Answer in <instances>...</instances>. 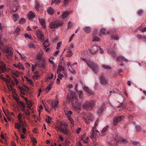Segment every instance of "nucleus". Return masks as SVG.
Returning <instances> with one entry per match:
<instances>
[{
  "mask_svg": "<svg viewBox=\"0 0 146 146\" xmlns=\"http://www.w3.org/2000/svg\"><path fill=\"white\" fill-rule=\"evenodd\" d=\"M71 94L72 96L73 102L72 104L73 109L77 111L80 110L81 109L80 106L82 101L78 100V98L75 96L74 92H71Z\"/></svg>",
  "mask_w": 146,
  "mask_h": 146,
  "instance_id": "1",
  "label": "nucleus"
},
{
  "mask_svg": "<svg viewBox=\"0 0 146 146\" xmlns=\"http://www.w3.org/2000/svg\"><path fill=\"white\" fill-rule=\"evenodd\" d=\"M1 36L0 35V48L5 54H8L11 58L13 54L12 48L9 45H7L5 47L3 45V42L1 41Z\"/></svg>",
  "mask_w": 146,
  "mask_h": 146,
  "instance_id": "2",
  "label": "nucleus"
},
{
  "mask_svg": "<svg viewBox=\"0 0 146 146\" xmlns=\"http://www.w3.org/2000/svg\"><path fill=\"white\" fill-rule=\"evenodd\" d=\"M82 60L86 62L87 64L95 73L96 74L98 70V67L96 64L90 60L86 61V59L82 58Z\"/></svg>",
  "mask_w": 146,
  "mask_h": 146,
  "instance_id": "3",
  "label": "nucleus"
},
{
  "mask_svg": "<svg viewBox=\"0 0 146 146\" xmlns=\"http://www.w3.org/2000/svg\"><path fill=\"white\" fill-rule=\"evenodd\" d=\"M63 24V22L62 21L57 20L51 22L50 23L49 27L51 29H54L62 26Z\"/></svg>",
  "mask_w": 146,
  "mask_h": 146,
  "instance_id": "4",
  "label": "nucleus"
},
{
  "mask_svg": "<svg viewBox=\"0 0 146 146\" xmlns=\"http://www.w3.org/2000/svg\"><path fill=\"white\" fill-rule=\"evenodd\" d=\"M95 104V101L93 100L86 101L83 104V108L86 110H91L94 108Z\"/></svg>",
  "mask_w": 146,
  "mask_h": 146,
  "instance_id": "5",
  "label": "nucleus"
},
{
  "mask_svg": "<svg viewBox=\"0 0 146 146\" xmlns=\"http://www.w3.org/2000/svg\"><path fill=\"white\" fill-rule=\"evenodd\" d=\"M95 127H93L91 130L90 134V137L93 141L95 140L97 136V134L96 133H98L100 134L98 130H95Z\"/></svg>",
  "mask_w": 146,
  "mask_h": 146,
  "instance_id": "6",
  "label": "nucleus"
},
{
  "mask_svg": "<svg viewBox=\"0 0 146 146\" xmlns=\"http://www.w3.org/2000/svg\"><path fill=\"white\" fill-rule=\"evenodd\" d=\"M86 116V117H84V121L87 123L89 124L90 122L93 120V116L92 114L89 113Z\"/></svg>",
  "mask_w": 146,
  "mask_h": 146,
  "instance_id": "7",
  "label": "nucleus"
},
{
  "mask_svg": "<svg viewBox=\"0 0 146 146\" xmlns=\"http://www.w3.org/2000/svg\"><path fill=\"white\" fill-rule=\"evenodd\" d=\"M36 34L37 38L41 42H43L44 40V36L42 33L39 30H37Z\"/></svg>",
  "mask_w": 146,
  "mask_h": 146,
  "instance_id": "8",
  "label": "nucleus"
},
{
  "mask_svg": "<svg viewBox=\"0 0 146 146\" xmlns=\"http://www.w3.org/2000/svg\"><path fill=\"white\" fill-rule=\"evenodd\" d=\"M36 63L37 66L39 68H44L45 67L46 63L44 59H42V60H38Z\"/></svg>",
  "mask_w": 146,
  "mask_h": 146,
  "instance_id": "9",
  "label": "nucleus"
},
{
  "mask_svg": "<svg viewBox=\"0 0 146 146\" xmlns=\"http://www.w3.org/2000/svg\"><path fill=\"white\" fill-rule=\"evenodd\" d=\"M124 117V116H118L113 118V124L115 125H117L118 122H120Z\"/></svg>",
  "mask_w": 146,
  "mask_h": 146,
  "instance_id": "10",
  "label": "nucleus"
},
{
  "mask_svg": "<svg viewBox=\"0 0 146 146\" xmlns=\"http://www.w3.org/2000/svg\"><path fill=\"white\" fill-rule=\"evenodd\" d=\"M100 83L102 85H106L107 84L108 80L104 76H101L100 77Z\"/></svg>",
  "mask_w": 146,
  "mask_h": 146,
  "instance_id": "11",
  "label": "nucleus"
},
{
  "mask_svg": "<svg viewBox=\"0 0 146 146\" xmlns=\"http://www.w3.org/2000/svg\"><path fill=\"white\" fill-rule=\"evenodd\" d=\"M99 49H101V48L100 46H94L90 49L89 50L90 52L92 54H94L96 53L98 50Z\"/></svg>",
  "mask_w": 146,
  "mask_h": 146,
  "instance_id": "12",
  "label": "nucleus"
},
{
  "mask_svg": "<svg viewBox=\"0 0 146 146\" xmlns=\"http://www.w3.org/2000/svg\"><path fill=\"white\" fill-rule=\"evenodd\" d=\"M59 102V101L56 99L54 101H52L50 104L51 108L54 109H56L58 107V104Z\"/></svg>",
  "mask_w": 146,
  "mask_h": 146,
  "instance_id": "13",
  "label": "nucleus"
},
{
  "mask_svg": "<svg viewBox=\"0 0 146 146\" xmlns=\"http://www.w3.org/2000/svg\"><path fill=\"white\" fill-rule=\"evenodd\" d=\"M14 3L12 7V10L14 12H16L18 9L19 5L18 4V1L15 0H13Z\"/></svg>",
  "mask_w": 146,
  "mask_h": 146,
  "instance_id": "14",
  "label": "nucleus"
},
{
  "mask_svg": "<svg viewBox=\"0 0 146 146\" xmlns=\"http://www.w3.org/2000/svg\"><path fill=\"white\" fill-rule=\"evenodd\" d=\"M59 130L61 132L63 133L65 135H67L68 134V130L67 129L66 127H59Z\"/></svg>",
  "mask_w": 146,
  "mask_h": 146,
  "instance_id": "15",
  "label": "nucleus"
},
{
  "mask_svg": "<svg viewBox=\"0 0 146 146\" xmlns=\"http://www.w3.org/2000/svg\"><path fill=\"white\" fill-rule=\"evenodd\" d=\"M83 90L88 93L90 95L92 96L94 95V92L90 90L88 87L84 86L83 87Z\"/></svg>",
  "mask_w": 146,
  "mask_h": 146,
  "instance_id": "16",
  "label": "nucleus"
},
{
  "mask_svg": "<svg viewBox=\"0 0 146 146\" xmlns=\"http://www.w3.org/2000/svg\"><path fill=\"white\" fill-rule=\"evenodd\" d=\"M43 54V51L42 49H40L38 54L37 56L36 59L38 60H41L42 59H44L42 56Z\"/></svg>",
  "mask_w": 146,
  "mask_h": 146,
  "instance_id": "17",
  "label": "nucleus"
},
{
  "mask_svg": "<svg viewBox=\"0 0 146 146\" xmlns=\"http://www.w3.org/2000/svg\"><path fill=\"white\" fill-rule=\"evenodd\" d=\"M11 84L9 85L7 84V88L10 91L12 92L13 93L15 92V90L13 88V86L15 85V84L13 82H11Z\"/></svg>",
  "mask_w": 146,
  "mask_h": 146,
  "instance_id": "18",
  "label": "nucleus"
},
{
  "mask_svg": "<svg viewBox=\"0 0 146 146\" xmlns=\"http://www.w3.org/2000/svg\"><path fill=\"white\" fill-rule=\"evenodd\" d=\"M105 108L104 105H102L100 107L97 111V113L99 115H100L102 113L103 111L104 110Z\"/></svg>",
  "mask_w": 146,
  "mask_h": 146,
  "instance_id": "19",
  "label": "nucleus"
},
{
  "mask_svg": "<svg viewBox=\"0 0 146 146\" xmlns=\"http://www.w3.org/2000/svg\"><path fill=\"white\" fill-rule=\"evenodd\" d=\"M38 19L42 27L44 28H45L46 27L45 20L43 19H40L38 18Z\"/></svg>",
  "mask_w": 146,
  "mask_h": 146,
  "instance_id": "20",
  "label": "nucleus"
},
{
  "mask_svg": "<svg viewBox=\"0 0 146 146\" xmlns=\"http://www.w3.org/2000/svg\"><path fill=\"white\" fill-rule=\"evenodd\" d=\"M17 117L20 122L21 123V124H23L24 118H23V115L22 113H19L17 115Z\"/></svg>",
  "mask_w": 146,
  "mask_h": 146,
  "instance_id": "21",
  "label": "nucleus"
},
{
  "mask_svg": "<svg viewBox=\"0 0 146 146\" xmlns=\"http://www.w3.org/2000/svg\"><path fill=\"white\" fill-rule=\"evenodd\" d=\"M28 16L29 20H32L35 17V16L34 13L31 11L28 13Z\"/></svg>",
  "mask_w": 146,
  "mask_h": 146,
  "instance_id": "22",
  "label": "nucleus"
},
{
  "mask_svg": "<svg viewBox=\"0 0 146 146\" xmlns=\"http://www.w3.org/2000/svg\"><path fill=\"white\" fill-rule=\"evenodd\" d=\"M117 61L121 62H123L124 61L126 62L128 61V60L127 59H126L125 57L122 56L118 57L117 58Z\"/></svg>",
  "mask_w": 146,
  "mask_h": 146,
  "instance_id": "23",
  "label": "nucleus"
},
{
  "mask_svg": "<svg viewBox=\"0 0 146 146\" xmlns=\"http://www.w3.org/2000/svg\"><path fill=\"white\" fill-rule=\"evenodd\" d=\"M71 13L70 11H66L62 13V16L63 18L64 19L68 17V15Z\"/></svg>",
  "mask_w": 146,
  "mask_h": 146,
  "instance_id": "24",
  "label": "nucleus"
},
{
  "mask_svg": "<svg viewBox=\"0 0 146 146\" xmlns=\"http://www.w3.org/2000/svg\"><path fill=\"white\" fill-rule=\"evenodd\" d=\"M5 64L2 61L0 62V69L2 71L6 70Z\"/></svg>",
  "mask_w": 146,
  "mask_h": 146,
  "instance_id": "25",
  "label": "nucleus"
},
{
  "mask_svg": "<svg viewBox=\"0 0 146 146\" xmlns=\"http://www.w3.org/2000/svg\"><path fill=\"white\" fill-rule=\"evenodd\" d=\"M58 68L57 70V73L58 74L61 71H63L64 70V67L61 65H58Z\"/></svg>",
  "mask_w": 146,
  "mask_h": 146,
  "instance_id": "26",
  "label": "nucleus"
},
{
  "mask_svg": "<svg viewBox=\"0 0 146 146\" xmlns=\"http://www.w3.org/2000/svg\"><path fill=\"white\" fill-rule=\"evenodd\" d=\"M47 12L50 15L53 14L54 12V10L51 7H49L47 9Z\"/></svg>",
  "mask_w": 146,
  "mask_h": 146,
  "instance_id": "27",
  "label": "nucleus"
},
{
  "mask_svg": "<svg viewBox=\"0 0 146 146\" xmlns=\"http://www.w3.org/2000/svg\"><path fill=\"white\" fill-rule=\"evenodd\" d=\"M88 139V137L85 134H84L81 138V139L83 140L85 143L87 142V141Z\"/></svg>",
  "mask_w": 146,
  "mask_h": 146,
  "instance_id": "28",
  "label": "nucleus"
},
{
  "mask_svg": "<svg viewBox=\"0 0 146 146\" xmlns=\"http://www.w3.org/2000/svg\"><path fill=\"white\" fill-rule=\"evenodd\" d=\"M18 68L19 70H23L25 69V68L22 64L20 62H19L18 64Z\"/></svg>",
  "mask_w": 146,
  "mask_h": 146,
  "instance_id": "29",
  "label": "nucleus"
},
{
  "mask_svg": "<svg viewBox=\"0 0 146 146\" xmlns=\"http://www.w3.org/2000/svg\"><path fill=\"white\" fill-rule=\"evenodd\" d=\"M34 74L33 76V78L34 79L35 78L37 79L39 77L38 74V72L37 71H36L34 72Z\"/></svg>",
  "mask_w": 146,
  "mask_h": 146,
  "instance_id": "30",
  "label": "nucleus"
},
{
  "mask_svg": "<svg viewBox=\"0 0 146 146\" xmlns=\"http://www.w3.org/2000/svg\"><path fill=\"white\" fill-rule=\"evenodd\" d=\"M12 74L16 76V77H19V75L20 73L18 71L13 70L12 72Z\"/></svg>",
  "mask_w": 146,
  "mask_h": 146,
  "instance_id": "31",
  "label": "nucleus"
},
{
  "mask_svg": "<svg viewBox=\"0 0 146 146\" xmlns=\"http://www.w3.org/2000/svg\"><path fill=\"white\" fill-rule=\"evenodd\" d=\"M84 30L87 33H89L91 31V29L90 27H86L84 28Z\"/></svg>",
  "mask_w": 146,
  "mask_h": 146,
  "instance_id": "32",
  "label": "nucleus"
},
{
  "mask_svg": "<svg viewBox=\"0 0 146 146\" xmlns=\"http://www.w3.org/2000/svg\"><path fill=\"white\" fill-rule=\"evenodd\" d=\"M13 19L15 22L17 21L18 19L19 18V15L17 14H14L13 15Z\"/></svg>",
  "mask_w": 146,
  "mask_h": 146,
  "instance_id": "33",
  "label": "nucleus"
},
{
  "mask_svg": "<svg viewBox=\"0 0 146 146\" xmlns=\"http://www.w3.org/2000/svg\"><path fill=\"white\" fill-rule=\"evenodd\" d=\"M43 45L44 46V47L45 49H46V48L48 47L50 44H49L48 40H46L43 43Z\"/></svg>",
  "mask_w": 146,
  "mask_h": 146,
  "instance_id": "34",
  "label": "nucleus"
},
{
  "mask_svg": "<svg viewBox=\"0 0 146 146\" xmlns=\"http://www.w3.org/2000/svg\"><path fill=\"white\" fill-rule=\"evenodd\" d=\"M67 118L70 121L71 124H72L74 126V121L72 118L70 116H68Z\"/></svg>",
  "mask_w": 146,
  "mask_h": 146,
  "instance_id": "35",
  "label": "nucleus"
},
{
  "mask_svg": "<svg viewBox=\"0 0 146 146\" xmlns=\"http://www.w3.org/2000/svg\"><path fill=\"white\" fill-rule=\"evenodd\" d=\"M23 124H21V123H15V128L16 129H19L21 128V125H22Z\"/></svg>",
  "mask_w": 146,
  "mask_h": 146,
  "instance_id": "36",
  "label": "nucleus"
},
{
  "mask_svg": "<svg viewBox=\"0 0 146 146\" xmlns=\"http://www.w3.org/2000/svg\"><path fill=\"white\" fill-rule=\"evenodd\" d=\"M26 104L27 105V107L29 108V109L31 110V107L32 106V103L31 102L29 101H28L27 102H25Z\"/></svg>",
  "mask_w": 146,
  "mask_h": 146,
  "instance_id": "37",
  "label": "nucleus"
},
{
  "mask_svg": "<svg viewBox=\"0 0 146 146\" xmlns=\"http://www.w3.org/2000/svg\"><path fill=\"white\" fill-rule=\"evenodd\" d=\"M106 31V29L105 28H103L100 31V35L101 36H102L103 35H104Z\"/></svg>",
  "mask_w": 146,
  "mask_h": 146,
  "instance_id": "38",
  "label": "nucleus"
},
{
  "mask_svg": "<svg viewBox=\"0 0 146 146\" xmlns=\"http://www.w3.org/2000/svg\"><path fill=\"white\" fill-rule=\"evenodd\" d=\"M72 52L71 50H69L67 52L66 56L67 57H70L72 56Z\"/></svg>",
  "mask_w": 146,
  "mask_h": 146,
  "instance_id": "39",
  "label": "nucleus"
},
{
  "mask_svg": "<svg viewBox=\"0 0 146 146\" xmlns=\"http://www.w3.org/2000/svg\"><path fill=\"white\" fill-rule=\"evenodd\" d=\"M137 37L139 39H142L143 40H145L146 39V37H145L144 36L140 35H137Z\"/></svg>",
  "mask_w": 146,
  "mask_h": 146,
  "instance_id": "40",
  "label": "nucleus"
},
{
  "mask_svg": "<svg viewBox=\"0 0 146 146\" xmlns=\"http://www.w3.org/2000/svg\"><path fill=\"white\" fill-rule=\"evenodd\" d=\"M52 86V85L51 84H49L47 88L46 89V92H48L51 90Z\"/></svg>",
  "mask_w": 146,
  "mask_h": 146,
  "instance_id": "41",
  "label": "nucleus"
},
{
  "mask_svg": "<svg viewBox=\"0 0 146 146\" xmlns=\"http://www.w3.org/2000/svg\"><path fill=\"white\" fill-rule=\"evenodd\" d=\"M77 92L79 95V98L80 99H82L83 97L82 91V90H79V91H77Z\"/></svg>",
  "mask_w": 146,
  "mask_h": 146,
  "instance_id": "42",
  "label": "nucleus"
},
{
  "mask_svg": "<svg viewBox=\"0 0 146 146\" xmlns=\"http://www.w3.org/2000/svg\"><path fill=\"white\" fill-rule=\"evenodd\" d=\"M68 126V124L64 122H60V126L59 127H63V126L66 127Z\"/></svg>",
  "mask_w": 146,
  "mask_h": 146,
  "instance_id": "43",
  "label": "nucleus"
},
{
  "mask_svg": "<svg viewBox=\"0 0 146 146\" xmlns=\"http://www.w3.org/2000/svg\"><path fill=\"white\" fill-rule=\"evenodd\" d=\"M65 113L67 116H70V115H71L72 113V112L71 111H65Z\"/></svg>",
  "mask_w": 146,
  "mask_h": 146,
  "instance_id": "44",
  "label": "nucleus"
},
{
  "mask_svg": "<svg viewBox=\"0 0 146 146\" xmlns=\"http://www.w3.org/2000/svg\"><path fill=\"white\" fill-rule=\"evenodd\" d=\"M103 67L106 70H110L111 67L106 65H102Z\"/></svg>",
  "mask_w": 146,
  "mask_h": 146,
  "instance_id": "45",
  "label": "nucleus"
},
{
  "mask_svg": "<svg viewBox=\"0 0 146 146\" xmlns=\"http://www.w3.org/2000/svg\"><path fill=\"white\" fill-rule=\"evenodd\" d=\"M143 11L142 9H140L137 11V14L138 15L141 16L143 14Z\"/></svg>",
  "mask_w": 146,
  "mask_h": 146,
  "instance_id": "46",
  "label": "nucleus"
},
{
  "mask_svg": "<svg viewBox=\"0 0 146 146\" xmlns=\"http://www.w3.org/2000/svg\"><path fill=\"white\" fill-rule=\"evenodd\" d=\"M141 26L139 27H138V29H139L143 33L146 31V27H144L142 28H141Z\"/></svg>",
  "mask_w": 146,
  "mask_h": 146,
  "instance_id": "47",
  "label": "nucleus"
},
{
  "mask_svg": "<svg viewBox=\"0 0 146 146\" xmlns=\"http://www.w3.org/2000/svg\"><path fill=\"white\" fill-rule=\"evenodd\" d=\"M92 40L93 41H98L100 40V39L98 37L94 36Z\"/></svg>",
  "mask_w": 146,
  "mask_h": 146,
  "instance_id": "48",
  "label": "nucleus"
},
{
  "mask_svg": "<svg viewBox=\"0 0 146 146\" xmlns=\"http://www.w3.org/2000/svg\"><path fill=\"white\" fill-rule=\"evenodd\" d=\"M19 24H23L25 23V19L24 18H21L19 20Z\"/></svg>",
  "mask_w": 146,
  "mask_h": 146,
  "instance_id": "49",
  "label": "nucleus"
},
{
  "mask_svg": "<svg viewBox=\"0 0 146 146\" xmlns=\"http://www.w3.org/2000/svg\"><path fill=\"white\" fill-rule=\"evenodd\" d=\"M25 36L26 38H28L30 39H32V37L31 35H29L27 33H26L25 35Z\"/></svg>",
  "mask_w": 146,
  "mask_h": 146,
  "instance_id": "50",
  "label": "nucleus"
},
{
  "mask_svg": "<svg viewBox=\"0 0 146 146\" xmlns=\"http://www.w3.org/2000/svg\"><path fill=\"white\" fill-rule=\"evenodd\" d=\"M51 119V118L49 116H48L47 118L46 119V121L48 123H50V120Z\"/></svg>",
  "mask_w": 146,
  "mask_h": 146,
  "instance_id": "51",
  "label": "nucleus"
},
{
  "mask_svg": "<svg viewBox=\"0 0 146 146\" xmlns=\"http://www.w3.org/2000/svg\"><path fill=\"white\" fill-rule=\"evenodd\" d=\"M108 127V126H106L104 127L102 130V132L104 133L107 130Z\"/></svg>",
  "mask_w": 146,
  "mask_h": 146,
  "instance_id": "52",
  "label": "nucleus"
},
{
  "mask_svg": "<svg viewBox=\"0 0 146 146\" xmlns=\"http://www.w3.org/2000/svg\"><path fill=\"white\" fill-rule=\"evenodd\" d=\"M74 47V45L72 44L69 46L68 47L67 49L68 50H70L71 49Z\"/></svg>",
  "mask_w": 146,
  "mask_h": 146,
  "instance_id": "53",
  "label": "nucleus"
},
{
  "mask_svg": "<svg viewBox=\"0 0 146 146\" xmlns=\"http://www.w3.org/2000/svg\"><path fill=\"white\" fill-rule=\"evenodd\" d=\"M29 47L30 48H35V47L34 44L32 43H30L28 45Z\"/></svg>",
  "mask_w": 146,
  "mask_h": 146,
  "instance_id": "54",
  "label": "nucleus"
},
{
  "mask_svg": "<svg viewBox=\"0 0 146 146\" xmlns=\"http://www.w3.org/2000/svg\"><path fill=\"white\" fill-rule=\"evenodd\" d=\"M24 113L27 116H29L30 114V113L28 109H27V111H26L24 112Z\"/></svg>",
  "mask_w": 146,
  "mask_h": 146,
  "instance_id": "55",
  "label": "nucleus"
},
{
  "mask_svg": "<svg viewBox=\"0 0 146 146\" xmlns=\"http://www.w3.org/2000/svg\"><path fill=\"white\" fill-rule=\"evenodd\" d=\"M49 60L50 62L53 66V67H55L56 66V65L55 64L53 61L52 60H51L50 59H49Z\"/></svg>",
  "mask_w": 146,
  "mask_h": 146,
  "instance_id": "56",
  "label": "nucleus"
},
{
  "mask_svg": "<svg viewBox=\"0 0 146 146\" xmlns=\"http://www.w3.org/2000/svg\"><path fill=\"white\" fill-rule=\"evenodd\" d=\"M64 77V75L62 74H59L58 75V78L62 80V78Z\"/></svg>",
  "mask_w": 146,
  "mask_h": 146,
  "instance_id": "57",
  "label": "nucleus"
},
{
  "mask_svg": "<svg viewBox=\"0 0 146 146\" xmlns=\"http://www.w3.org/2000/svg\"><path fill=\"white\" fill-rule=\"evenodd\" d=\"M112 38L114 40H117L119 39V36H112Z\"/></svg>",
  "mask_w": 146,
  "mask_h": 146,
  "instance_id": "58",
  "label": "nucleus"
},
{
  "mask_svg": "<svg viewBox=\"0 0 146 146\" xmlns=\"http://www.w3.org/2000/svg\"><path fill=\"white\" fill-rule=\"evenodd\" d=\"M62 43L61 42H58L57 44V46L56 47V48L57 49H58L60 48V46L61 45Z\"/></svg>",
  "mask_w": 146,
  "mask_h": 146,
  "instance_id": "59",
  "label": "nucleus"
},
{
  "mask_svg": "<svg viewBox=\"0 0 146 146\" xmlns=\"http://www.w3.org/2000/svg\"><path fill=\"white\" fill-rule=\"evenodd\" d=\"M32 141L33 143H36L37 140L34 137H32L31 138Z\"/></svg>",
  "mask_w": 146,
  "mask_h": 146,
  "instance_id": "60",
  "label": "nucleus"
},
{
  "mask_svg": "<svg viewBox=\"0 0 146 146\" xmlns=\"http://www.w3.org/2000/svg\"><path fill=\"white\" fill-rule=\"evenodd\" d=\"M120 141L123 143H127V141L124 139L121 138L120 139Z\"/></svg>",
  "mask_w": 146,
  "mask_h": 146,
  "instance_id": "61",
  "label": "nucleus"
},
{
  "mask_svg": "<svg viewBox=\"0 0 146 146\" xmlns=\"http://www.w3.org/2000/svg\"><path fill=\"white\" fill-rule=\"evenodd\" d=\"M69 70L70 71L72 74H75L76 73V72L72 68L71 69H69Z\"/></svg>",
  "mask_w": 146,
  "mask_h": 146,
  "instance_id": "62",
  "label": "nucleus"
},
{
  "mask_svg": "<svg viewBox=\"0 0 146 146\" xmlns=\"http://www.w3.org/2000/svg\"><path fill=\"white\" fill-rule=\"evenodd\" d=\"M68 28H71L72 27L71 23L70 21H69L68 23Z\"/></svg>",
  "mask_w": 146,
  "mask_h": 146,
  "instance_id": "63",
  "label": "nucleus"
},
{
  "mask_svg": "<svg viewBox=\"0 0 146 146\" xmlns=\"http://www.w3.org/2000/svg\"><path fill=\"white\" fill-rule=\"evenodd\" d=\"M54 3L56 4H58L61 2L60 0H54Z\"/></svg>",
  "mask_w": 146,
  "mask_h": 146,
  "instance_id": "64",
  "label": "nucleus"
}]
</instances>
